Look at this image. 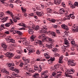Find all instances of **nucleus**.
<instances>
[{
	"label": "nucleus",
	"instance_id": "obj_1",
	"mask_svg": "<svg viewBox=\"0 0 78 78\" xmlns=\"http://www.w3.org/2000/svg\"><path fill=\"white\" fill-rule=\"evenodd\" d=\"M66 72H67L65 73V76L66 77H69V78H72V76L69 75V74H73L75 70L73 69H66L65 70Z\"/></svg>",
	"mask_w": 78,
	"mask_h": 78
},
{
	"label": "nucleus",
	"instance_id": "obj_2",
	"mask_svg": "<svg viewBox=\"0 0 78 78\" xmlns=\"http://www.w3.org/2000/svg\"><path fill=\"white\" fill-rule=\"evenodd\" d=\"M64 46H62L61 47L62 51V53L65 52L66 51V48L67 47H68L70 46V43L69 41L67 39H65L64 40Z\"/></svg>",
	"mask_w": 78,
	"mask_h": 78
},
{
	"label": "nucleus",
	"instance_id": "obj_3",
	"mask_svg": "<svg viewBox=\"0 0 78 78\" xmlns=\"http://www.w3.org/2000/svg\"><path fill=\"white\" fill-rule=\"evenodd\" d=\"M45 40V41H46L48 42V44H46V47H48L49 48H52L53 47H54V46L53 45V42H55V40H54L52 39H48V40Z\"/></svg>",
	"mask_w": 78,
	"mask_h": 78
},
{
	"label": "nucleus",
	"instance_id": "obj_4",
	"mask_svg": "<svg viewBox=\"0 0 78 78\" xmlns=\"http://www.w3.org/2000/svg\"><path fill=\"white\" fill-rule=\"evenodd\" d=\"M37 44H39L40 47H42V48L44 47V45L42 44V42L41 40L38 41L37 40H35V41L34 43V45H37Z\"/></svg>",
	"mask_w": 78,
	"mask_h": 78
},
{
	"label": "nucleus",
	"instance_id": "obj_5",
	"mask_svg": "<svg viewBox=\"0 0 78 78\" xmlns=\"http://www.w3.org/2000/svg\"><path fill=\"white\" fill-rule=\"evenodd\" d=\"M30 65L27 64L26 63L24 64V69H27L28 72H34V71L32 70L31 68H29L30 67Z\"/></svg>",
	"mask_w": 78,
	"mask_h": 78
},
{
	"label": "nucleus",
	"instance_id": "obj_6",
	"mask_svg": "<svg viewBox=\"0 0 78 78\" xmlns=\"http://www.w3.org/2000/svg\"><path fill=\"white\" fill-rule=\"evenodd\" d=\"M38 39H51L49 38L48 37L44 35V34H43L40 35L38 37Z\"/></svg>",
	"mask_w": 78,
	"mask_h": 78
},
{
	"label": "nucleus",
	"instance_id": "obj_7",
	"mask_svg": "<svg viewBox=\"0 0 78 78\" xmlns=\"http://www.w3.org/2000/svg\"><path fill=\"white\" fill-rule=\"evenodd\" d=\"M48 73V70L44 71L43 72H42L41 73V76L42 78H48V76L46 75V74Z\"/></svg>",
	"mask_w": 78,
	"mask_h": 78
},
{
	"label": "nucleus",
	"instance_id": "obj_8",
	"mask_svg": "<svg viewBox=\"0 0 78 78\" xmlns=\"http://www.w3.org/2000/svg\"><path fill=\"white\" fill-rule=\"evenodd\" d=\"M69 65H70L71 66H75L76 65V63L72 60H69L68 62Z\"/></svg>",
	"mask_w": 78,
	"mask_h": 78
},
{
	"label": "nucleus",
	"instance_id": "obj_9",
	"mask_svg": "<svg viewBox=\"0 0 78 78\" xmlns=\"http://www.w3.org/2000/svg\"><path fill=\"white\" fill-rule=\"evenodd\" d=\"M34 13H36L38 17H42V16L44 15V12L42 11L41 12L38 11L34 12Z\"/></svg>",
	"mask_w": 78,
	"mask_h": 78
},
{
	"label": "nucleus",
	"instance_id": "obj_10",
	"mask_svg": "<svg viewBox=\"0 0 78 78\" xmlns=\"http://www.w3.org/2000/svg\"><path fill=\"white\" fill-rule=\"evenodd\" d=\"M31 46H29L27 48H26L27 50H28V51H29L28 53V55H30V54H31V53L32 52L34 51V50H33V49H31Z\"/></svg>",
	"mask_w": 78,
	"mask_h": 78
},
{
	"label": "nucleus",
	"instance_id": "obj_11",
	"mask_svg": "<svg viewBox=\"0 0 78 78\" xmlns=\"http://www.w3.org/2000/svg\"><path fill=\"white\" fill-rule=\"evenodd\" d=\"M1 45L3 48V50L6 51L7 50V45H6L5 43L2 42L1 43Z\"/></svg>",
	"mask_w": 78,
	"mask_h": 78
},
{
	"label": "nucleus",
	"instance_id": "obj_12",
	"mask_svg": "<svg viewBox=\"0 0 78 78\" xmlns=\"http://www.w3.org/2000/svg\"><path fill=\"white\" fill-rule=\"evenodd\" d=\"M5 55L7 57H9V58H10L14 56V54L11 52L9 53V52H7Z\"/></svg>",
	"mask_w": 78,
	"mask_h": 78
},
{
	"label": "nucleus",
	"instance_id": "obj_13",
	"mask_svg": "<svg viewBox=\"0 0 78 78\" xmlns=\"http://www.w3.org/2000/svg\"><path fill=\"white\" fill-rule=\"evenodd\" d=\"M48 33L50 34H51L52 36V38H54L55 37H56V34L55 33V32H51L50 31H48Z\"/></svg>",
	"mask_w": 78,
	"mask_h": 78
},
{
	"label": "nucleus",
	"instance_id": "obj_14",
	"mask_svg": "<svg viewBox=\"0 0 78 78\" xmlns=\"http://www.w3.org/2000/svg\"><path fill=\"white\" fill-rule=\"evenodd\" d=\"M44 55L45 57V58L47 59H49L50 58V55H49V53H48V52H46L44 54Z\"/></svg>",
	"mask_w": 78,
	"mask_h": 78
},
{
	"label": "nucleus",
	"instance_id": "obj_15",
	"mask_svg": "<svg viewBox=\"0 0 78 78\" xmlns=\"http://www.w3.org/2000/svg\"><path fill=\"white\" fill-rule=\"evenodd\" d=\"M46 30H47V28L46 27H43L42 29H40V32L42 33H44Z\"/></svg>",
	"mask_w": 78,
	"mask_h": 78
},
{
	"label": "nucleus",
	"instance_id": "obj_16",
	"mask_svg": "<svg viewBox=\"0 0 78 78\" xmlns=\"http://www.w3.org/2000/svg\"><path fill=\"white\" fill-rule=\"evenodd\" d=\"M15 19H16L18 20H20V19L21 17L20 15H19V14H16L14 16L13 15Z\"/></svg>",
	"mask_w": 78,
	"mask_h": 78
},
{
	"label": "nucleus",
	"instance_id": "obj_17",
	"mask_svg": "<svg viewBox=\"0 0 78 78\" xmlns=\"http://www.w3.org/2000/svg\"><path fill=\"white\" fill-rule=\"evenodd\" d=\"M11 69L12 71H14L15 72H16L17 73L19 72V70H18L17 69L14 68V67H12Z\"/></svg>",
	"mask_w": 78,
	"mask_h": 78
},
{
	"label": "nucleus",
	"instance_id": "obj_18",
	"mask_svg": "<svg viewBox=\"0 0 78 78\" xmlns=\"http://www.w3.org/2000/svg\"><path fill=\"white\" fill-rule=\"evenodd\" d=\"M12 78H16V77H20V76H18V75L15 74V73H13L11 75Z\"/></svg>",
	"mask_w": 78,
	"mask_h": 78
},
{
	"label": "nucleus",
	"instance_id": "obj_19",
	"mask_svg": "<svg viewBox=\"0 0 78 78\" xmlns=\"http://www.w3.org/2000/svg\"><path fill=\"white\" fill-rule=\"evenodd\" d=\"M9 17L8 16L6 17L5 18H4L2 19H1V22H3V23L6 22L7 20L8 19Z\"/></svg>",
	"mask_w": 78,
	"mask_h": 78
},
{
	"label": "nucleus",
	"instance_id": "obj_20",
	"mask_svg": "<svg viewBox=\"0 0 78 78\" xmlns=\"http://www.w3.org/2000/svg\"><path fill=\"white\" fill-rule=\"evenodd\" d=\"M54 61V59L53 58L51 57L49 60H48L49 64H50L53 63V62Z\"/></svg>",
	"mask_w": 78,
	"mask_h": 78
},
{
	"label": "nucleus",
	"instance_id": "obj_21",
	"mask_svg": "<svg viewBox=\"0 0 78 78\" xmlns=\"http://www.w3.org/2000/svg\"><path fill=\"white\" fill-rule=\"evenodd\" d=\"M63 59V56L62 55L59 58V62H58L60 64H62V59Z\"/></svg>",
	"mask_w": 78,
	"mask_h": 78
},
{
	"label": "nucleus",
	"instance_id": "obj_22",
	"mask_svg": "<svg viewBox=\"0 0 78 78\" xmlns=\"http://www.w3.org/2000/svg\"><path fill=\"white\" fill-rule=\"evenodd\" d=\"M1 72H3V73H6L7 75H9V71H7L6 69H2L1 70Z\"/></svg>",
	"mask_w": 78,
	"mask_h": 78
},
{
	"label": "nucleus",
	"instance_id": "obj_23",
	"mask_svg": "<svg viewBox=\"0 0 78 78\" xmlns=\"http://www.w3.org/2000/svg\"><path fill=\"white\" fill-rule=\"evenodd\" d=\"M71 44L72 45H73V46L74 47H76V44H75V42L74 41H73V40L71 42Z\"/></svg>",
	"mask_w": 78,
	"mask_h": 78
},
{
	"label": "nucleus",
	"instance_id": "obj_24",
	"mask_svg": "<svg viewBox=\"0 0 78 78\" xmlns=\"http://www.w3.org/2000/svg\"><path fill=\"white\" fill-rule=\"evenodd\" d=\"M78 26H77V24H74L73 26V27L71 28V30L72 31H75V29L77 27H78Z\"/></svg>",
	"mask_w": 78,
	"mask_h": 78
},
{
	"label": "nucleus",
	"instance_id": "obj_25",
	"mask_svg": "<svg viewBox=\"0 0 78 78\" xmlns=\"http://www.w3.org/2000/svg\"><path fill=\"white\" fill-rule=\"evenodd\" d=\"M70 15H68V16H65L64 18L63 19L65 20H70Z\"/></svg>",
	"mask_w": 78,
	"mask_h": 78
},
{
	"label": "nucleus",
	"instance_id": "obj_26",
	"mask_svg": "<svg viewBox=\"0 0 78 78\" xmlns=\"http://www.w3.org/2000/svg\"><path fill=\"white\" fill-rule=\"evenodd\" d=\"M57 75L60 77H61L62 75V73L61 71L60 72H57Z\"/></svg>",
	"mask_w": 78,
	"mask_h": 78
},
{
	"label": "nucleus",
	"instance_id": "obj_27",
	"mask_svg": "<svg viewBox=\"0 0 78 78\" xmlns=\"http://www.w3.org/2000/svg\"><path fill=\"white\" fill-rule=\"evenodd\" d=\"M59 12L60 13L62 14L65 12V10H64V9L63 8L61 9L60 10H59Z\"/></svg>",
	"mask_w": 78,
	"mask_h": 78
},
{
	"label": "nucleus",
	"instance_id": "obj_28",
	"mask_svg": "<svg viewBox=\"0 0 78 78\" xmlns=\"http://www.w3.org/2000/svg\"><path fill=\"white\" fill-rule=\"evenodd\" d=\"M28 33L30 34H32L34 33V31L32 29H29L28 30Z\"/></svg>",
	"mask_w": 78,
	"mask_h": 78
},
{
	"label": "nucleus",
	"instance_id": "obj_29",
	"mask_svg": "<svg viewBox=\"0 0 78 78\" xmlns=\"http://www.w3.org/2000/svg\"><path fill=\"white\" fill-rule=\"evenodd\" d=\"M14 66V64L13 63H11L8 64L7 66L8 67H11V69H12V67H13L12 66Z\"/></svg>",
	"mask_w": 78,
	"mask_h": 78
},
{
	"label": "nucleus",
	"instance_id": "obj_30",
	"mask_svg": "<svg viewBox=\"0 0 78 78\" xmlns=\"http://www.w3.org/2000/svg\"><path fill=\"white\" fill-rule=\"evenodd\" d=\"M6 13H7V14H9V16H11L12 17L13 16H14L12 14V12H10V11H9V10L7 11L6 12Z\"/></svg>",
	"mask_w": 78,
	"mask_h": 78
},
{
	"label": "nucleus",
	"instance_id": "obj_31",
	"mask_svg": "<svg viewBox=\"0 0 78 78\" xmlns=\"http://www.w3.org/2000/svg\"><path fill=\"white\" fill-rule=\"evenodd\" d=\"M46 11L48 13H51L52 12V10H51V9L50 8H48L46 9Z\"/></svg>",
	"mask_w": 78,
	"mask_h": 78
},
{
	"label": "nucleus",
	"instance_id": "obj_32",
	"mask_svg": "<svg viewBox=\"0 0 78 78\" xmlns=\"http://www.w3.org/2000/svg\"><path fill=\"white\" fill-rule=\"evenodd\" d=\"M51 50L53 52H56L58 50V49L56 48H53L51 49Z\"/></svg>",
	"mask_w": 78,
	"mask_h": 78
},
{
	"label": "nucleus",
	"instance_id": "obj_33",
	"mask_svg": "<svg viewBox=\"0 0 78 78\" xmlns=\"http://www.w3.org/2000/svg\"><path fill=\"white\" fill-rule=\"evenodd\" d=\"M12 17L14 22H15V23H16V22H17V20L15 19V18H14V15L12 16Z\"/></svg>",
	"mask_w": 78,
	"mask_h": 78
},
{
	"label": "nucleus",
	"instance_id": "obj_34",
	"mask_svg": "<svg viewBox=\"0 0 78 78\" xmlns=\"http://www.w3.org/2000/svg\"><path fill=\"white\" fill-rule=\"evenodd\" d=\"M3 28H4V26L3 25V24H2L1 25V26H0V31L3 30Z\"/></svg>",
	"mask_w": 78,
	"mask_h": 78
},
{
	"label": "nucleus",
	"instance_id": "obj_35",
	"mask_svg": "<svg viewBox=\"0 0 78 78\" xmlns=\"http://www.w3.org/2000/svg\"><path fill=\"white\" fill-rule=\"evenodd\" d=\"M21 9L23 13H25V12H26V11H27L26 9H24L23 8V7H21Z\"/></svg>",
	"mask_w": 78,
	"mask_h": 78
},
{
	"label": "nucleus",
	"instance_id": "obj_36",
	"mask_svg": "<svg viewBox=\"0 0 78 78\" xmlns=\"http://www.w3.org/2000/svg\"><path fill=\"white\" fill-rule=\"evenodd\" d=\"M18 25H19V26H22L23 27H25V25H24V24L23 23H20L18 24Z\"/></svg>",
	"mask_w": 78,
	"mask_h": 78
},
{
	"label": "nucleus",
	"instance_id": "obj_37",
	"mask_svg": "<svg viewBox=\"0 0 78 78\" xmlns=\"http://www.w3.org/2000/svg\"><path fill=\"white\" fill-rule=\"evenodd\" d=\"M16 32L17 34H19L20 36H22V33L20 31H16Z\"/></svg>",
	"mask_w": 78,
	"mask_h": 78
},
{
	"label": "nucleus",
	"instance_id": "obj_38",
	"mask_svg": "<svg viewBox=\"0 0 78 78\" xmlns=\"http://www.w3.org/2000/svg\"><path fill=\"white\" fill-rule=\"evenodd\" d=\"M39 28H40L39 26V25H37L35 26V30H38L39 29Z\"/></svg>",
	"mask_w": 78,
	"mask_h": 78
},
{
	"label": "nucleus",
	"instance_id": "obj_39",
	"mask_svg": "<svg viewBox=\"0 0 78 78\" xmlns=\"http://www.w3.org/2000/svg\"><path fill=\"white\" fill-rule=\"evenodd\" d=\"M39 76V74L37 73H35L34 75L33 76L34 78H37V76Z\"/></svg>",
	"mask_w": 78,
	"mask_h": 78
},
{
	"label": "nucleus",
	"instance_id": "obj_40",
	"mask_svg": "<svg viewBox=\"0 0 78 78\" xmlns=\"http://www.w3.org/2000/svg\"><path fill=\"white\" fill-rule=\"evenodd\" d=\"M31 39H36V37L35 35H32V36L30 37Z\"/></svg>",
	"mask_w": 78,
	"mask_h": 78
},
{
	"label": "nucleus",
	"instance_id": "obj_41",
	"mask_svg": "<svg viewBox=\"0 0 78 78\" xmlns=\"http://www.w3.org/2000/svg\"><path fill=\"white\" fill-rule=\"evenodd\" d=\"M73 15V14H70V17H71V19H75V16Z\"/></svg>",
	"mask_w": 78,
	"mask_h": 78
},
{
	"label": "nucleus",
	"instance_id": "obj_42",
	"mask_svg": "<svg viewBox=\"0 0 78 78\" xmlns=\"http://www.w3.org/2000/svg\"><path fill=\"white\" fill-rule=\"evenodd\" d=\"M38 9V8H37V6H35V7L33 9V10L34 11V12H35V11H36L37 9Z\"/></svg>",
	"mask_w": 78,
	"mask_h": 78
},
{
	"label": "nucleus",
	"instance_id": "obj_43",
	"mask_svg": "<svg viewBox=\"0 0 78 78\" xmlns=\"http://www.w3.org/2000/svg\"><path fill=\"white\" fill-rule=\"evenodd\" d=\"M73 32H78V27L74 29V31H72Z\"/></svg>",
	"mask_w": 78,
	"mask_h": 78
},
{
	"label": "nucleus",
	"instance_id": "obj_44",
	"mask_svg": "<svg viewBox=\"0 0 78 78\" xmlns=\"http://www.w3.org/2000/svg\"><path fill=\"white\" fill-rule=\"evenodd\" d=\"M10 25L9 23H6L5 24V26L7 27H9L10 26Z\"/></svg>",
	"mask_w": 78,
	"mask_h": 78
},
{
	"label": "nucleus",
	"instance_id": "obj_45",
	"mask_svg": "<svg viewBox=\"0 0 78 78\" xmlns=\"http://www.w3.org/2000/svg\"><path fill=\"white\" fill-rule=\"evenodd\" d=\"M25 45H29V44H30V42L28 41H26V42H25Z\"/></svg>",
	"mask_w": 78,
	"mask_h": 78
},
{
	"label": "nucleus",
	"instance_id": "obj_46",
	"mask_svg": "<svg viewBox=\"0 0 78 78\" xmlns=\"http://www.w3.org/2000/svg\"><path fill=\"white\" fill-rule=\"evenodd\" d=\"M4 16V13L3 12H0V17H3Z\"/></svg>",
	"mask_w": 78,
	"mask_h": 78
},
{
	"label": "nucleus",
	"instance_id": "obj_47",
	"mask_svg": "<svg viewBox=\"0 0 78 78\" xmlns=\"http://www.w3.org/2000/svg\"><path fill=\"white\" fill-rule=\"evenodd\" d=\"M24 65V64L23 62H21L20 63V64L19 65V66L20 67H23V66Z\"/></svg>",
	"mask_w": 78,
	"mask_h": 78
},
{
	"label": "nucleus",
	"instance_id": "obj_48",
	"mask_svg": "<svg viewBox=\"0 0 78 78\" xmlns=\"http://www.w3.org/2000/svg\"><path fill=\"white\" fill-rule=\"evenodd\" d=\"M15 29V27H13L12 28L11 30H10V32H13V31L14 30V29Z\"/></svg>",
	"mask_w": 78,
	"mask_h": 78
},
{
	"label": "nucleus",
	"instance_id": "obj_49",
	"mask_svg": "<svg viewBox=\"0 0 78 78\" xmlns=\"http://www.w3.org/2000/svg\"><path fill=\"white\" fill-rule=\"evenodd\" d=\"M66 26V25L65 24H62L61 26L62 28L63 29H64V28H65V27Z\"/></svg>",
	"mask_w": 78,
	"mask_h": 78
},
{
	"label": "nucleus",
	"instance_id": "obj_50",
	"mask_svg": "<svg viewBox=\"0 0 78 78\" xmlns=\"http://www.w3.org/2000/svg\"><path fill=\"white\" fill-rule=\"evenodd\" d=\"M64 29L65 30H66V31H67L69 30V27H67V26H66L65 28H64Z\"/></svg>",
	"mask_w": 78,
	"mask_h": 78
},
{
	"label": "nucleus",
	"instance_id": "obj_51",
	"mask_svg": "<svg viewBox=\"0 0 78 78\" xmlns=\"http://www.w3.org/2000/svg\"><path fill=\"white\" fill-rule=\"evenodd\" d=\"M13 22H12V19H11L10 20V21L9 23V24L10 25H11V24H12L13 23Z\"/></svg>",
	"mask_w": 78,
	"mask_h": 78
},
{
	"label": "nucleus",
	"instance_id": "obj_52",
	"mask_svg": "<svg viewBox=\"0 0 78 78\" xmlns=\"http://www.w3.org/2000/svg\"><path fill=\"white\" fill-rule=\"evenodd\" d=\"M61 66V64L59 63H58L57 65H55L54 66V67H59V66Z\"/></svg>",
	"mask_w": 78,
	"mask_h": 78
},
{
	"label": "nucleus",
	"instance_id": "obj_53",
	"mask_svg": "<svg viewBox=\"0 0 78 78\" xmlns=\"http://www.w3.org/2000/svg\"><path fill=\"white\" fill-rule=\"evenodd\" d=\"M64 33L66 36H69V32H68V31H65Z\"/></svg>",
	"mask_w": 78,
	"mask_h": 78
},
{
	"label": "nucleus",
	"instance_id": "obj_54",
	"mask_svg": "<svg viewBox=\"0 0 78 78\" xmlns=\"http://www.w3.org/2000/svg\"><path fill=\"white\" fill-rule=\"evenodd\" d=\"M55 75H56V73L55 72H54L52 74V76H55Z\"/></svg>",
	"mask_w": 78,
	"mask_h": 78
},
{
	"label": "nucleus",
	"instance_id": "obj_55",
	"mask_svg": "<svg viewBox=\"0 0 78 78\" xmlns=\"http://www.w3.org/2000/svg\"><path fill=\"white\" fill-rule=\"evenodd\" d=\"M61 0H57V4H58V5H59V4L61 3Z\"/></svg>",
	"mask_w": 78,
	"mask_h": 78
},
{
	"label": "nucleus",
	"instance_id": "obj_56",
	"mask_svg": "<svg viewBox=\"0 0 78 78\" xmlns=\"http://www.w3.org/2000/svg\"><path fill=\"white\" fill-rule=\"evenodd\" d=\"M53 23H55V22H56V20L55 19H52L51 20V21Z\"/></svg>",
	"mask_w": 78,
	"mask_h": 78
},
{
	"label": "nucleus",
	"instance_id": "obj_57",
	"mask_svg": "<svg viewBox=\"0 0 78 78\" xmlns=\"http://www.w3.org/2000/svg\"><path fill=\"white\" fill-rule=\"evenodd\" d=\"M74 5H75V6H77L78 7V2H75L74 3Z\"/></svg>",
	"mask_w": 78,
	"mask_h": 78
},
{
	"label": "nucleus",
	"instance_id": "obj_58",
	"mask_svg": "<svg viewBox=\"0 0 78 78\" xmlns=\"http://www.w3.org/2000/svg\"><path fill=\"white\" fill-rule=\"evenodd\" d=\"M56 33L58 34H60V33H61L60 32V31L59 30H56Z\"/></svg>",
	"mask_w": 78,
	"mask_h": 78
},
{
	"label": "nucleus",
	"instance_id": "obj_59",
	"mask_svg": "<svg viewBox=\"0 0 78 78\" xmlns=\"http://www.w3.org/2000/svg\"><path fill=\"white\" fill-rule=\"evenodd\" d=\"M20 58V57L19 55H16L14 57L15 59H19Z\"/></svg>",
	"mask_w": 78,
	"mask_h": 78
},
{
	"label": "nucleus",
	"instance_id": "obj_60",
	"mask_svg": "<svg viewBox=\"0 0 78 78\" xmlns=\"http://www.w3.org/2000/svg\"><path fill=\"white\" fill-rule=\"evenodd\" d=\"M39 69V68L37 66H35L34 68V69L36 71H37V70Z\"/></svg>",
	"mask_w": 78,
	"mask_h": 78
},
{
	"label": "nucleus",
	"instance_id": "obj_61",
	"mask_svg": "<svg viewBox=\"0 0 78 78\" xmlns=\"http://www.w3.org/2000/svg\"><path fill=\"white\" fill-rule=\"evenodd\" d=\"M25 62H26L27 63H29L30 62V59H27L26 60Z\"/></svg>",
	"mask_w": 78,
	"mask_h": 78
},
{
	"label": "nucleus",
	"instance_id": "obj_62",
	"mask_svg": "<svg viewBox=\"0 0 78 78\" xmlns=\"http://www.w3.org/2000/svg\"><path fill=\"white\" fill-rule=\"evenodd\" d=\"M10 42H12V43H15V40L14 39H11Z\"/></svg>",
	"mask_w": 78,
	"mask_h": 78
},
{
	"label": "nucleus",
	"instance_id": "obj_63",
	"mask_svg": "<svg viewBox=\"0 0 78 78\" xmlns=\"http://www.w3.org/2000/svg\"><path fill=\"white\" fill-rule=\"evenodd\" d=\"M36 54L37 55H40L41 54V51H39V50H38L36 52Z\"/></svg>",
	"mask_w": 78,
	"mask_h": 78
},
{
	"label": "nucleus",
	"instance_id": "obj_64",
	"mask_svg": "<svg viewBox=\"0 0 78 78\" xmlns=\"http://www.w3.org/2000/svg\"><path fill=\"white\" fill-rule=\"evenodd\" d=\"M55 57L58 56V57H59L60 56V54H59L58 53L56 54H55Z\"/></svg>",
	"mask_w": 78,
	"mask_h": 78
}]
</instances>
